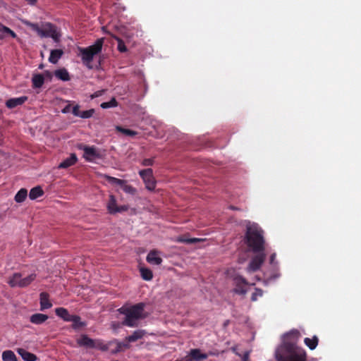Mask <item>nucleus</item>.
Here are the masks:
<instances>
[{"instance_id": "obj_1", "label": "nucleus", "mask_w": 361, "mask_h": 361, "mask_svg": "<svg viewBox=\"0 0 361 361\" xmlns=\"http://www.w3.org/2000/svg\"><path fill=\"white\" fill-rule=\"evenodd\" d=\"M245 242L252 252L264 251V240L262 231L255 223L246 224Z\"/></svg>"}, {"instance_id": "obj_2", "label": "nucleus", "mask_w": 361, "mask_h": 361, "mask_svg": "<svg viewBox=\"0 0 361 361\" xmlns=\"http://www.w3.org/2000/svg\"><path fill=\"white\" fill-rule=\"evenodd\" d=\"M277 361H305V351L294 345H284L276 352Z\"/></svg>"}, {"instance_id": "obj_3", "label": "nucleus", "mask_w": 361, "mask_h": 361, "mask_svg": "<svg viewBox=\"0 0 361 361\" xmlns=\"http://www.w3.org/2000/svg\"><path fill=\"white\" fill-rule=\"evenodd\" d=\"M143 308L144 305L142 303L132 306L129 308H121V312L126 315V318L123 322V324L130 327L137 326L138 321L146 317Z\"/></svg>"}, {"instance_id": "obj_4", "label": "nucleus", "mask_w": 361, "mask_h": 361, "mask_svg": "<svg viewBox=\"0 0 361 361\" xmlns=\"http://www.w3.org/2000/svg\"><path fill=\"white\" fill-rule=\"evenodd\" d=\"M104 39H98L95 43L86 48H78L79 56L81 57V60L83 64L87 66L89 69L92 68V62L94 56L101 52Z\"/></svg>"}, {"instance_id": "obj_5", "label": "nucleus", "mask_w": 361, "mask_h": 361, "mask_svg": "<svg viewBox=\"0 0 361 361\" xmlns=\"http://www.w3.org/2000/svg\"><path fill=\"white\" fill-rule=\"evenodd\" d=\"M36 274L32 273L23 276L20 273L13 274L8 279V283L12 287H26L36 279Z\"/></svg>"}, {"instance_id": "obj_6", "label": "nucleus", "mask_w": 361, "mask_h": 361, "mask_svg": "<svg viewBox=\"0 0 361 361\" xmlns=\"http://www.w3.org/2000/svg\"><path fill=\"white\" fill-rule=\"evenodd\" d=\"M227 276L234 281L235 287L233 289V292L238 295H245L247 292V282L245 279L235 274L234 269H232L227 271Z\"/></svg>"}, {"instance_id": "obj_7", "label": "nucleus", "mask_w": 361, "mask_h": 361, "mask_svg": "<svg viewBox=\"0 0 361 361\" xmlns=\"http://www.w3.org/2000/svg\"><path fill=\"white\" fill-rule=\"evenodd\" d=\"M106 209L109 214H116L127 212L129 209L128 205H118L117 199L115 195L110 194L108 201L106 202Z\"/></svg>"}, {"instance_id": "obj_8", "label": "nucleus", "mask_w": 361, "mask_h": 361, "mask_svg": "<svg viewBox=\"0 0 361 361\" xmlns=\"http://www.w3.org/2000/svg\"><path fill=\"white\" fill-rule=\"evenodd\" d=\"M254 252L255 255L252 257L247 267V271L248 272H255L258 270L264 263L266 258V254L264 253V251H258Z\"/></svg>"}, {"instance_id": "obj_9", "label": "nucleus", "mask_w": 361, "mask_h": 361, "mask_svg": "<svg viewBox=\"0 0 361 361\" xmlns=\"http://www.w3.org/2000/svg\"><path fill=\"white\" fill-rule=\"evenodd\" d=\"M146 332L144 330H136L130 336L126 338V343H118L117 345V351L122 350L123 349H126L130 348V345L128 343L135 342L140 338H142Z\"/></svg>"}, {"instance_id": "obj_10", "label": "nucleus", "mask_w": 361, "mask_h": 361, "mask_svg": "<svg viewBox=\"0 0 361 361\" xmlns=\"http://www.w3.org/2000/svg\"><path fill=\"white\" fill-rule=\"evenodd\" d=\"M139 174L143 179L146 188L149 190H154L156 182L152 175V170L151 169L141 170Z\"/></svg>"}, {"instance_id": "obj_11", "label": "nucleus", "mask_w": 361, "mask_h": 361, "mask_svg": "<svg viewBox=\"0 0 361 361\" xmlns=\"http://www.w3.org/2000/svg\"><path fill=\"white\" fill-rule=\"evenodd\" d=\"M84 154L83 157L88 161H94L100 158V154L94 147L84 146L82 147Z\"/></svg>"}, {"instance_id": "obj_12", "label": "nucleus", "mask_w": 361, "mask_h": 361, "mask_svg": "<svg viewBox=\"0 0 361 361\" xmlns=\"http://www.w3.org/2000/svg\"><path fill=\"white\" fill-rule=\"evenodd\" d=\"M146 260L148 263L153 265H160L162 262L160 253L157 250L150 251L147 255Z\"/></svg>"}, {"instance_id": "obj_13", "label": "nucleus", "mask_w": 361, "mask_h": 361, "mask_svg": "<svg viewBox=\"0 0 361 361\" xmlns=\"http://www.w3.org/2000/svg\"><path fill=\"white\" fill-rule=\"evenodd\" d=\"M57 316L62 318L64 321H78V316L71 315L68 310L63 307H59L55 310Z\"/></svg>"}, {"instance_id": "obj_14", "label": "nucleus", "mask_w": 361, "mask_h": 361, "mask_svg": "<svg viewBox=\"0 0 361 361\" xmlns=\"http://www.w3.org/2000/svg\"><path fill=\"white\" fill-rule=\"evenodd\" d=\"M61 35L55 27L50 23H47L46 37H51L55 42H59Z\"/></svg>"}, {"instance_id": "obj_15", "label": "nucleus", "mask_w": 361, "mask_h": 361, "mask_svg": "<svg viewBox=\"0 0 361 361\" xmlns=\"http://www.w3.org/2000/svg\"><path fill=\"white\" fill-rule=\"evenodd\" d=\"M27 97L25 96L17 97V98H11L7 100L6 105L9 109L15 108L18 106L22 105L25 101H27Z\"/></svg>"}, {"instance_id": "obj_16", "label": "nucleus", "mask_w": 361, "mask_h": 361, "mask_svg": "<svg viewBox=\"0 0 361 361\" xmlns=\"http://www.w3.org/2000/svg\"><path fill=\"white\" fill-rule=\"evenodd\" d=\"M110 184H111L113 186H114L117 190L118 189H121L123 188V185L126 182V180L118 179L114 177H111L107 175H103L102 176Z\"/></svg>"}, {"instance_id": "obj_17", "label": "nucleus", "mask_w": 361, "mask_h": 361, "mask_svg": "<svg viewBox=\"0 0 361 361\" xmlns=\"http://www.w3.org/2000/svg\"><path fill=\"white\" fill-rule=\"evenodd\" d=\"M8 36H11L13 38L17 37L16 34L13 30L0 23V39H4Z\"/></svg>"}, {"instance_id": "obj_18", "label": "nucleus", "mask_w": 361, "mask_h": 361, "mask_svg": "<svg viewBox=\"0 0 361 361\" xmlns=\"http://www.w3.org/2000/svg\"><path fill=\"white\" fill-rule=\"evenodd\" d=\"M17 352L25 361H36L37 359L35 355L25 350L23 348H18Z\"/></svg>"}, {"instance_id": "obj_19", "label": "nucleus", "mask_w": 361, "mask_h": 361, "mask_svg": "<svg viewBox=\"0 0 361 361\" xmlns=\"http://www.w3.org/2000/svg\"><path fill=\"white\" fill-rule=\"evenodd\" d=\"M48 319V316L44 314L37 313L31 315L30 318V322L34 324H41Z\"/></svg>"}, {"instance_id": "obj_20", "label": "nucleus", "mask_w": 361, "mask_h": 361, "mask_svg": "<svg viewBox=\"0 0 361 361\" xmlns=\"http://www.w3.org/2000/svg\"><path fill=\"white\" fill-rule=\"evenodd\" d=\"M40 310H44L49 309L52 306V304L49 300V295L46 293H42L40 294Z\"/></svg>"}, {"instance_id": "obj_21", "label": "nucleus", "mask_w": 361, "mask_h": 361, "mask_svg": "<svg viewBox=\"0 0 361 361\" xmlns=\"http://www.w3.org/2000/svg\"><path fill=\"white\" fill-rule=\"evenodd\" d=\"M63 51L62 49H53L51 51L50 56L49 57V61L51 63H56L61 59Z\"/></svg>"}, {"instance_id": "obj_22", "label": "nucleus", "mask_w": 361, "mask_h": 361, "mask_svg": "<svg viewBox=\"0 0 361 361\" xmlns=\"http://www.w3.org/2000/svg\"><path fill=\"white\" fill-rule=\"evenodd\" d=\"M189 355L195 360H205L208 357L207 354L202 353L200 349H192L189 353Z\"/></svg>"}, {"instance_id": "obj_23", "label": "nucleus", "mask_w": 361, "mask_h": 361, "mask_svg": "<svg viewBox=\"0 0 361 361\" xmlns=\"http://www.w3.org/2000/svg\"><path fill=\"white\" fill-rule=\"evenodd\" d=\"M77 161V157L75 154H72L69 157L63 161L59 165V169H66L73 165Z\"/></svg>"}, {"instance_id": "obj_24", "label": "nucleus", "mask_w": 361, "mask_h": 361, "mask_svg": "<svg viewBox=\"0 0 361 361\" xmlns=\"http://www.w3.org/2000/svg\"><path fill=\"white\" fill-rule=\"evenodd\" d=\"M55 76L63 81H68L70 80L69 73L65 68H60L54 72Z\"/></svg>"}, {"instance_id": "obj_25", "label": "nucleus", "mask_w": 361, "mask_h": 361, "mask_svg": "<svg viewBox=\"0 0 361 361\" xmlns=\"http://www.w3.org/2000/svg\"><path fill=\"white\" fill-rule=\"evenodd\" d=\"M140 272L142 278L145 281H151L153 278L152 271L148 268L141 267L140 268Z\"/></svg>"}, {"instance_id": "obj_26", "label": "nucleus", "mask_w": 361, "mask_h": 361, "mask_svg": "<svg viewBox=\"0 0 361 361\" xmlns=\"http://www.w3.org/2000/svg\"><path fill=\"white\" fill-rule=\"evenodd\" d=\"M78 343L81 346L92 347L94 345V341L85 335L78 339Z\"/></svg>"}, {"instance_id": "obj_27", "label": "nucleus", "mask_w": 361, "mask_h": 361, "mask_svg": "<svg viewBox=\"0 0 361 361\" xmlns=\"http://www.w3.org/2000/svg\"><path fill=\"white\" fill-rule=\"evenodd\" d=\"M3 361H18L15 353L10 350H5L2 353Z\"/></svg>"}, {"instance_id": "obj_28", "label": "nucleus", "mask_w": 361, "mask_h": 361, "mask_svg": "<svg viewBox=\"0 0 361 361\" xmlns=\"http://www.w3.org/2000/svg\"><path fill=\"white\" fill-rule=\"evenodd\" d=\"M27 196V191L26 189H20L15 196V201L18 203L23 202Z\"/></svg>"}, {"instance_id": "obj_29", "label": "nucleus", "mask_w": 361, "mask_h": 361, "mask_svg": "<svg viewBox=\"0 0 361 361\" xmlns=\"http://www.w3.org/2000/svg\"><path fill=\"white\" fill-rule=\"evenodd\" d=\"M43 195V190L40 187H35L31 189L29 197L31 200H35Z\"/></svg>"}, {"instance_id": "obj_30", "label": "nucleus", "mask_w": 361, "mask_h": 361, "mask_svg": "<svg viewBox=\"0 0 361 361\" xmlns=\"http://www.w3.org/2000/svg\"><path fill=\"white\" fill-rule=\"evenodd\" d=\"M33 86L40 87L44 83V77L41 74L35 75L32 78Z\"/></svg>"}, {"instance_id": "obj_31", "label": "nucleus", "mask_w": 361, "mask_h": 361, "mask_svg": "<svg viewBox=\"0 0 361 361\" xmlns=\"http://www.w3.org/2000/svg\"><path fill=\"white\" fill-rule=\"evenodd\" d=\"M305 343L310 348V349L314 350L318 344V338L317 336H314L312 338H306L305 339Z\"/></svg>"}, {"instance_id": "obj_32", "label": "nucleus", "mask_w": 361, "mask_h": 361, "mask_svg": "<svg viewBox=\"0 0 361 361\" xmlns=\"http://www.w3.org/2000/svg\"><path fill=\"white\" fill-rule=\"evenodd\" d=\"M123 192H125L127 194L134 195L137 192V190L133 188L132 185H129L128 182L126 181L125 184L123 185V188H121Z\"/></svg>"}, {"instance_id": "obj_33", "label": "nucleus", "mask_w": 361, "mask_h": 361, "mask_svg": "<svg viewBox=\"0 0 361 361\" xmlns=\"http://www.w3.org/2000/svg\"><path fill=\"white\" fill-rule=\"evenodd\" d=\"M35 31L37 33V35L41 37H46V32H47V23L42 25V27L39 25L35 30Z\"/></svg>"}, {"instance_id": "obj_34", "label": "nucleus", "mask_w": 361, "mask_h": 361, "mask_svg": "<svg viewBox=\"0 0 361 361\" xmlns=\"http://www.w3.org/2000/svg\"><path fill=\"white\" fill-rule=\"evenodd\" d=\"M116 129L117 131L121 132V133H123L126 135H128V136H134L137 134L136 132H135L133 130H131L129 129H125L120 126H116Z\"/></svg>"}, {"instance_id": "obj_35", "label": "nucleus", "mask_w": 361, "mask_h": 361, "mask_svg": "<svg viewBox=\"0 0 361 361\" xmlns=\"http://www.w3.org/2000/svg\"><path fill=\"white\" fill-rule=\"evenodd\" d=\"M117 106V102L116 101L115 99H112L110 102H104L101 104V107L103 108V109H107V108H110V107H115Z\"/></svg>"}, {"instance_id": "obj_36", "label": "nucleus", "mask_w": 361, "mask_h": 361, "mask_svg": "<svg viewBox=\"0 0 361 361\" xmlns=\"http://www.w3.org/2000/svg\"><path fill=\"white\" fill-rule=\"evenodd\" d=\"M116 39L118 42V49L121 52H126L127 51V48L124 44V42L118 37H116Z\"/></svg>"}, {"instance_id": "obj_37", "label": "nucleus", "mask_w": 361, "mask_h": 361, "mask_svg": "<svg viewBox=\"0 0 361 361\" xmlns=\"http://www.w3.org/2000/svg\"><path fill=\"white\" fill-rule=\"evenodd\" d=\"M94 112V111L93 109L84 111L82 113H80L78 116L83 118H90L93 115Z\"/></svg>"}, {"instance_id": "obj_38", "label": "nucleus", "mask_w": 361, "mask_h": 361, "mask_svg": "<svg viewBox=\"0 0 361 361\" xmlns=\"http://www.w3.org/2000/svg\"><path fill=\"white\" fill-rule=\"evenodd\" d=\"M263 295V291L261 289L256 288L255 292L252 295V300L256 301L258 298L262 297Z\"/></svg>"}, {"instance_id": "obj_39", "label": "nucleus", "mask_w": 361, "mask_h": 361, "mask_svg": "<svg viewBox=\"0 0 361 361\" xmlns=\"http://www.w3.org/2000/svg\"><path fill=\"white\" fill-rule=\"evenodd\" d=\"M73 322V327L74 329H78L83 326L85 324L82 322H80V319L78 317V321H72Z\"/></svg>"}, {"instance_id": "obj_40", "label": "nucleus", "mask_w": 361, "mask_h": 361, "mask_svg": "<svg viewBox=\"0 0 361 361\" xmlns=\"http://www.w3.org/2000/svg\"><path fill=\"white\" fill-rule=\"evenodd\" d=\"M23 23L27 25V27H30L34 31L38 26L37 24L32 23L27 20H23Z\"/></svg>"}, {"instance_id": "obj_41", "label": "nucleus", "mask_w": 361, "mask_h": 361, "mask_svg": "<svg viewBox=\"0 0 361 361\" xmlns=\"http://www.w3.org/2000/svg\"><path fill=\"white\" fill-rule=\"evenodd\" d=\"M189 239L184 237H178L176 239V241L178 243H184L189 244Z\"/></svg>"}, {"instance_id": "obj_42", "label": "nucleus", "mask_w": 361, "mask_h": 361, "mask_svg": "<svg viewBox=\"0 0 361 361\" xmlns=\"http://www.w3.org/2000/svg\"><path fill=\"white\" fill-rule=\"evenodd\" d=\"M143 166H152L153 164L152 159H145L142 161Z\"/></svg>"}, {"instance_id": "obj_43", "label": "nucleus", "mask_w": 361, "mask_h": 361, "mask_svg": "<svg viewBox=\"0 0 361 361\" xmlns=\"http://www.w3.org/2000/svg\"><path fill=\"white\" fill-rule=\"evenodd\" d=\"M203 240H204L202 239V238H190L189 239V244L195 243H198V242H202Z\"/></svg>"}, {"instance_id": "obj_44", "label": "nucleus", "mask_w": 361, "mask_h": 361, "mask_svg": "<svg viewBox=\"0 0 361 361\" xmlns=\"http://www.w3.org/2000/svg\"><path fill=\"white\" fill-rule=\"evenodd\" d=\"M73 114L75 115V116H79L80 114V112H79V107L78 106H75L73 109Z\"/></svg>"}, {"instance_id": "obj_45", "label": "nucleus", "mask_w": 361, "mask_h": 361, "mask_svg": "<svg viewBox=\"0 0 361 361\" xmlns=\"http://www.w3.org/2000/svg\"><path fill=\"white\" fill-rule=\"evenodd\" d=\"M243 361H249V352H246L243 357Z\"/></svg>"}, {"instance_id": "obj_46", "label": "nucleus", "mask_w": 361, "mask_h": 361, "mask_svg": "<svg viewBox=\"0 0 361 361\" xmlns=\"http://www.w3.org/2000/svg\"><path fill=\"white\" fill-rule=\"evenodd\" d=\"M288 335H293V336H295L296 338H298L299 333L298 331H293Z\"/></svg>"}, {"instance_id": "obj_47", "label": "nucleus", "mask_w": 361, "mask_h": 361, "mask_svg": "<svg viewBox=\"0 0 361 361\" xmlns=\"http://www.w3.org/2000/svg\"><path fill=\"white\" fill-rule=\"evenodd\" d=\"M29 4L33 6L37 3V0H25Z\"/></svg>"}, {"instance_id": "obj_48", "label": "nucleus", "mask_w": 361, "mask_h": 361, "mask_svg": "<svg viewBox=\"0 0 361 361\" xmlns=\"http://www.w3.org/2000/svg\"><path fill=\"white\" fill-rule=\"evenodd\" d=\"M275 257H276V255L275 254L271 255V256L270 257L271 263L274 262V260Z\"/></svg>"}, {"instance_id": "obj_49", "label": "nucleus", "mask_w": 361, "mask_h": 361, "mask_svg": "<svg viewBox=\"0 0 361 361\" xmlns=\"http://www.w3.org/2000/svg\"><path fill=\"white\" fill-rule=\"evenodd\" d=\"M3 4L2 0H0V6Z\"/></svg>"}]
</instances>
